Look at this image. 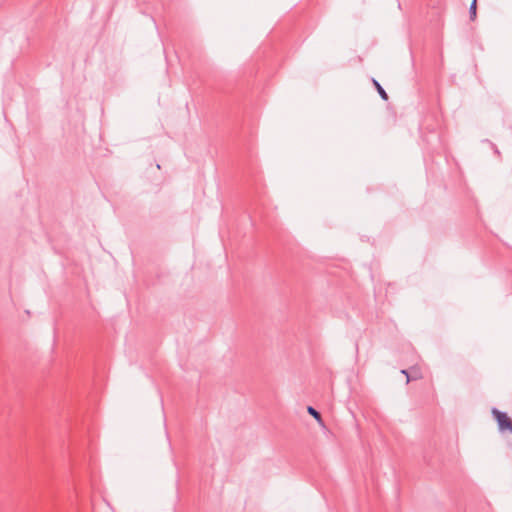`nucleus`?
Returning a JSON list of instances; mask_svg holds the SVG:
<instances>
[{"label":"nucleus","mask_w":512,"mask_h":512,"mask_svg":"<svg viewBox=\"0 0 512 512\" xmlns=\"http://www.w3.org/2000/svg\"><path fill=\"white\" fill-rule=\"evenodd\" d=\"M401 373H402V374H404V375H406V377H407V381H406V382L408 383V382L410 381V379H411V377H410V375H409L408 371H407V370H402V371H401Z\"/></svg>","instance_id":"6"},{"label":"nucleus","mask_w":512,"mask_h":512,"mask_svg":"<svg viewBox=\"0 0 512 512\" xmlns=\"http://www.w3.org/2000/svg\"><path fill=\"white\" fill-rule=\"evenodd\" d=\"M492 414L495 417L500 432H509L512 434V420L505 412H501L496 408L492 409Z\"/></svg>","instance_id":"1"},{"label":"nucleus","mask_w":512,"mask_h":512,"mask_svg":"<svg viewBox=\"0 0 512 512\" xmlns=\"http://www.w3.org/2000/svg\"><path fill=\"white\" fill-rule=\"evenodd\" d=\"M476 1L477 0H473L470 5V8H469V14H470L471 20H474L476 17Z\"/></svg>","instance_id":"4"},{"label":"nucleus","mask_w":512,"mask_h":512,"mask_svg":"<svg viewBox=\"0 0 512 512\" xmlns=\"http://www.w3.org/2000/svg\"><path fill=\"white\" fill-rule=\"evenodd\" d=\"M307 411L310 415H312L318 422H321V415L320 413L315 410L312 406H309L307 408Z\"/></svg>","instance_id":"3"},{"label":"nucleus","mask_w":512,"mask_h":512,"mask_svg":"<svg viewBox=\"0 0 512 512\" xmlns=\"http://www.w3.org/2000/svg\"><path fill=\"white\" fill-rule=\"evenodd\" d=\"M372 81H373V84H374L375 88L377 89L379 95L381 96V98L383 100H387L388 95H387L386 91L383 89V87L379 84V82L377 80L373 79Z\"/></svg>","instance_id":"2"},{"label":"nucleus","mask_w":512,"mask_h":512,"mask_svg":"<svg viewBox=\"0 0 512 512\" xmlns=\"http://www.w3.org/2000/svg\"><path fill=\"white\" fill-rule=\"evenodd\" d=\"M412 372L414 373L412 376V379H417V378L421 377V375L418 371L412 370Z\"/></svg>","instance_id":"5"}]
</instances>
